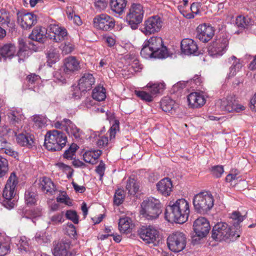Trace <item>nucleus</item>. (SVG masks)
<instances>
[{"instance_id":"44","label":"nucleus","mask_w":256,"mask_h":256,"mask_svg":"<svg viewBox=\"0 0 256 256\" xmlns=\"http://www.w3.org/2000/svg\"><path fill=\"white\" fill-rule=\"evenodd\" d=\"M64 220V212L56 213L50 218L48 223L52 224H58L63 222Z\"/></svg>"},{"instance_id":"15","label":"nucleus","mask_w":256,"mask_h":256,"mask_svg":"<svg viewBox=\"0 0 256 256\" xmlns=\"http://www.w3.org/2000/svg\"><path fill=\"white\" fill-rule=\"evenodd\" d=\"M214 28L208 24H200L196 28V38L201 42H206L214 36Z\"/></svg>"},{"instance_id":"29","label":"nucleus","mask_w":256,"mask_h":256,"mask_svg":"<svg viewBox=\"0 0 256 256\" xmlns=\"http://www.w3.org/2000/svg\"><path fill=\"white\" fill-rule=\"evenodd\" d=\"M16 48L14 44L8 43L0 46V55L6 58L11 59L14 56Z\"/></svg>"},{"instance_id":"58","label":"nucleus","mask_w":256,"mask_h":256,"mask_svg":"<svg viewBox=\"0 0 256 256\" xmlns=\"http://www.w3.org/2000/svg\"><path fill=\"white\" fill-rule=\"evenodd\" d=\"M108 0H95L94 6L98 11L104 10L107 6Z\"/></svg>"},{"instance_id":"1","label":"nucleus","mask_w":256,"mask_h":256,"mask_svg":"<svg viewBox=\"0 0 256 256\" xmlns=\"http://www.w3.org/2000/svg\"><path fill=\"white\" fill-rule=\"evenodd\" d=\"M230 218L234 221L233 224L234 228L237 227L244 220V216L240 212L236 211L232 214ZM240 236V231L236 230L235 228H231L224 222H218L215 224L212 232V238L218 242L228 240L234 241Z\"/></svg>"},{"instance_id":"56","label":"nucleus","mask_w":256,"mask_h":256,"mask_svg":"<svg viewBox=\"0 0 256 256\" xmlns=\"http://www.w3.org/2000/svg\"><path fill=\"white\" fill-rule=\"evenodd\" d=\"M40 76L34 74H31L26 77V80L29 85V86H32L39 82Z\"/></svg>"},{"instance_id":"59","label":"nucleus","mask_w":256,"mask_h":256,"mask_svg":"<svg viewBox=\"0 0 256 256\" xmlns=\"http://www.w3.org/2000/svg\"><path fill=\"white\" fill-rule=\"evenodd\" d=\"M212 172L214 176L220 178L224 173V170L222 166H216L212 168Z\"/></svg>"},{"instance_id":"23","label":"nucleus","mask_w":256,"mask_h":256,"mask_svg":"<svg viewBox=\"0 0 256 256\" xmlns=\"http://www.w3.org/2000/svg\"><path fill=\"white\" fill-rule=\"evenodd\" d=\"M158 192L164 196H169L172 191V184L170 178H168L161 180L156 184Z\"/></svg>"},{"instance_id":"18","label":"nucleus","mask_w":256,"mask_h":256,"mask_svg":"<svg viewBox=\"0 0 256 256\" xmlns=\"http://www.w3.org/2000/svg\"><path fill=\"white\" fill-rule=\"evenodd\" d=\"M220 108L228 112H239L244 110L243 106L238 104L232 97L221 100L220 103Z\"/></svg>"},{"instance_id":"9","label":"nucleus","mask_w":256,"mask_h":256,"mask_svg":"<svg viewBox=\"0 0 256 256\" xmlns=\"http://www.w3.org/2000/svg\"><path fill=\"white\" fill-rule=\"evenodd\" d=\"M144 11L140 4H133L130 6L126 16V20L132 30H136L142 22Z\"/></svg>"},{"instance_id":"26","label":"nucleus","mask_w":256,"mask_h":256,"mask_svg":"<svg viewBox=\"0 0 256 256\" xmlns=\"http://www.w3.org/2000/svg\"><path fill=\"white\" fill-rule=\"evenodd\" d=\"M46 30L45 28L37 26L32 30L29 38L32 40L40 42H44V39L46 37Z\"/></svg>"},{"instance_id":"21","label":"nucleus","mask_w":256,"mask_h":256,"mask_svg":"<svg viewBox=\"0 0 256 256\" xmlns=\"http://www.w3.org/2000/svg\"><path fill=\"white\" fill-rule=\"evenodd\" d=\"M187 100L189 106L193 108H200L206 103L204 96L197 92H192L188 94Z\"/></svg>"},{"instance_id":"20","label":"nucleus","mask_w":256,"mask_h":256,"mask_svg":"<svg viewBox=\"0 0 256 256\" xmlns=\"http://www.w3.org/2000/svg\"><path fill=\"white\" fill-rule=\"evenodd\" d=\"M181 50L183 53L187 55H196L198 47L196 42L190 38H184L181 42Z\"/></svg>"},{"instance_id":"53","label":"nucleus","mask_w":256,"mask_h":256,"mask_svg":"<svg viewBox=\"0 0 256 256\" xmlns=\"http://www.w3.org/2000/svg\"><path fill=\"white\" fill-rule=\"evenodd\" d=\"M10 21L8 13L4 10H0V24L8 26Z\"/></svg>"},{"instance_id":"48","label":"nucleus","mask_w":256,"mask_h":256,"mask_svg":"<svg viewBox=\"0 0 256 256\" xmlns=\"http://www.w3.org/2000/svg\"><path fill=\"white\" fill-rule=\"evenodd\" d=\"M78 146L76 144L71 145L70 148L66 150L64 154V158L68 160H72L75 155L76 150H78Z\"/></svg>"},{"instance_id":"43","label":"nucleus","mask_w":256,"mask_h":256,"mask_svg":"<svg viewBox=\"0 0 256 256\" xmlns=\"http://www.w3.org/2000/svg\"><path fill=\"white\" fill-rule=\"evenodd\" d=\"M36 194L32 190V189H28L26 191L24 194L25 202L27 205L34 204L36 201Z\"/></svg>"},{"instance_id":"61","label":"nucleus","mask_w":256,"mask_h":256,"mask_svg":"<svg viewBox=\"0 0 256 256\" xmlns=\"http://www.w3.org/2000/svg\"><path fill=\"white\" fill-rule=\"evenodd\" d=\"M178 10L184 16L187 18L190 19L194 17V15L188 12L189 8H184L182 6H178Z\"/></svg>"},{"instance_id":"25","label":"nucleus","mask_w":256,"mask_h":256,"mask_svg":"<svg viewBox=\"0 0 256 256\" xmlns=\"http://www.w3.org/2000/svg\"><path fill=\"white\" fill-rule=\"evenodd\" d=\"M64 122L66 124V131L68 134L76 139H80L82 135V130L70 120L64 118Z\"/></svg>"},{"instance_id":"14","label":"nucleus","mask_w":256,"mask_h":256,"mask_svg":"<svg viewBox=\"0 0 256 256\" xmlns=\"http://www.w3.org/2000/svg\"><path fill=\"white\" fill-rule=\"evenodd\" d=\"M16 14L18 22L24 29L30 28L36 23V16L32 13L19 11Z\"/></svg>"},{"instance_id":"41","label":"nucleus","mask_w":256,"mask_h":256,"mask_svg":"<svg viewBox=\"0 0 256 256\" xmlns=\"http://www.w3.org/2000/svg\"><path fill=\"white\" fill-rule=\"evenodd\" d=\"M131 219L128 217L120 218L118 222L120 230L122 232H126L130 229Z\"/></svg>"},{"instance_id":"37","label":"nucleus","mask_w":256,"mask_h":256,"mask_svg":"<svg viewBox=\"0 0 256 256\" xmlns=\"http://www.w3.org/2000/svg\"><path fill=\"white\" fill-rule=\"evenodd\" d=\"M236 24L240 28L243 29L252 25V22L248 16H239L236 20Z\"/></svg>"},{"instance_id":"50","label":"nucleus","mask_w":256,"mask_h":256,"mask_svg":"<svg viewBox=\"0 0 256 256\" xmlns=\"http://www.w3.org/2000/svg\"><path fill=\"white\" fill-rule=\"evenodd\" d=\"M66 14H68V18L73 20V22L78 26H80L82 24V22L80 18L73 13L71 7L68 8L66 10Z\"/></svg>"},{"instance_id":"54","label":"nucleus","mask_w":256,"mask_h":256,"mask_svg":"<svg viewBox=\"0 0 256 256\" xmlns=\"http://www.w3.org/2000/svg\"><path fill=\"white\" fill-rule=\"evenodd\" d=\"M47 58V63L49 66H52V64L56 63L57 61L58 60V54L53 52H50L48 54Z\"/></svg>"},{"instance_id":"17","label":"nucleus","mask_w":256,"mask_h":256,"mask_svg":"<svg viewBox=\"0 0 256 256\" xmlns=\"http://www.w3.org/2000/svg\"><path fill=\"white\" fill-rule=\"evenodd\" d=\"M145 42L146 44H148L151 49L157 52V54L164 55L162 56V58H164L168 56V50L166 47L164 46L162 40L160 37L153 36Z\"/></svg>"},{"instance_id":"19","label":"nucleus","mask_w":256,"mask_h":256,"mask_svg":"<svg viewBox=\"0 0 256 256\" xmlns=\"http://www.w3.org/2000/svg\"><path fill=\"white\" fill-rule=\"evenodd\" d=\"M95 82V78L90 73L85 72L79 80L78 86L82 92L90 90Z\"/></svg>"},{"instance_id":"64","label":"nucleus","mask_w":256,"mask_h":256,"mask_svg":"<svg viewBox=\"0 0 256 256\" xmlns=\"http://www.w3.org/2000/svg\"><path fill=\"white\" fill-rule=\"evenodd\" d=\"M108 142V137L101 136L98 140L96 144L100 148L104 147L107 146Z\"/></svg>"},{"instance_id":"31","label":"nucleus","mask_w":256,"mask_h":256,"mask_svg":"<svg viewBox=\"0 0 256 256\" xmlns=\"http://www.w3.org/2000/svg\"><path fill=\"white\" fill-rule=\"evenodd\" d=\"M0 150L10 156L16 157L17 153L12 148V144L8 142L6 138L0 136Z\"/></svg>"},{"instance_id":"11","label":"nucleus","mask_w":256,"mask_h":256,"mask_svg":"<svg viewBox=\"0 0 256 256\" xmlns=\"http://www.w3.org/2000/svg\"><path fill=\"white\" fill-rule=\"evenodd\" d=\"M162 22L158 16H152L144 21L141 32L145 35H150L159 32L162 27Z\"/></svg>"},{"instance_id":"4","label":"nucleus","mask_w":256,"mask_h":256,"mask_svg":"<svg viewBox=\"0 0 256 256\" xmlns=\"http://www.w3.org/2000/svg\"><path fill=\"white\" fill-rule=\"evenodd\" d=\"M192 204L196 212L204 214L213 207L214 198L210 192H202L194 196Z\"/></svg>"},{"instance_id":"24","label":"nucleus","mask_w":256,"mask_h":256,"mask_svg":"<svg viewBox=\"0 0 256 256\" xmlns=\"http://www.w3.org/2000/svg\"><path fill=\"white\" fill-rule=\"evenodd\" d=\"M64 72L66 73L74 72L80 69V62L74 56H69L65 59Z\"/></svg>"},{"instance_id":"46","label":"nucleus","mask_w":256,"mask_h":256,"mask_svg":"<svg viewBox=\"0 0 256 256\" xmlns=\"http://www.w3.org/2000/svg\"><path fill=\"white\" fill-rule=\"evenodd\" d=\"M124 192L122 189L117 190L114 195V202L116 206H119L122 204L124 199Z\"/></svg>"},{"instance_id":"32","label":"nucleus","mask_w":256,"mask_h":256,"mask_svg":"<svg viewBox=\"0 0 256 256\" xmlns=\"http://www.w3.org/2000/svg\"><path fill=\"white\" fill-rule=\"evenodd\" d=\"M160 106L162 110L172 114L177 108L175 102L170 98H164L161 100Z\"/></svg>"},{"instance_id":"3","label":"nucleus","mask_w":256,"mask_h":256,"mask_svg":"<svg viewBox=\"0 0 256 256\" xmlns=\"http://www.w3.org/2000/svg\"><path fill=\"white\" fill-rule=\"evenodd\" d=\"M18 178L14 172L10 174L2 193V199H0L2 204L8 210H12L16 204V197Z\"/></svg>"},{"instance_id":"40","label":"nucleus","mask_w":256,"mask_h":256,"mask_svg":"<svg viewBox=\"0 0 256 256\" xmlns=\"http://www.w3.org/2000/svg\"><path fill=\"white\" fill-rule=\"evenodd\" d=\"M34 126L37 128H42L47 124V118L45 116L36 114L33 116Z\"/></svg>"},{"instance_id":"39","label":"nucleus","mask_w":256,"mask_h":256,"mask_svg":"<svg viewBox=\"0 0 256 256\" xmlns=\"http://www.w3.org/2000/svg\"><path fill=\"white\" fill-rule=\"evenodd\" d=\"M8 116L10 122L14 124H18L24 117L20 110H11L8 114Z\"/></svg>"},{"instance_id":"5","label":"nucleus","mask_w":256,"mask_h":256,"mask_svg":"<svg viewBox=\"0 0 256 256\" xmlns=\"http://www.w3.org/2000/svg\"><path fill=\"white\" fill-rule=\"evenodd\" d=\"M67 137L58 130H50L45 136L44 146L48 150H60L66 144Z\"/></svg>"},{"instance_id":"22","label":"nucleus","mask_w":256,"mask_h":256,"mask_svg":"<svg viewBox=\"0 0 256 256\" xmlns=\"http://www.w3.org/2000/svg\"><path fill=\"white\" fill-rule=\"evenodd\" d=\"M70 242L68 240H62L54 244L52 249V254L54 256H64L70 248Z\"/></svg>"},{"instance_id":"30","label":"nucleus","mask_w":256,"mask_h":256,"mask_svg":"<svg viewBox=\"0 0 256 256\" xmlns=\"http://www.w3.org/2000/svg\"><path fill=\"white\" fill-rule=\"evenodd\" d=\"M40 187L44 192H49L51 194L56 190L54 184L47 177H44L40 180Z\"/></svg>"},{"instance_id":"27","label":"nucleus","mask_w":256,"mask_h":256,"mask_svg":"<svg viewBox=\"0 0 256 256\" xmlns=\"http://www.w3.org/2000/svg\"><path fill=\"white\" fill-rule=\"evenodd\" d=\"M126 3V0H110V5L114 12L121 15L124 12Z\"/></svg>"},{"instance_id":"28","label":"nucleus","mask_w":256,"mask_h":256,"mask_svg":"<svg viewBox=\"0 0 256 256\" xmlns=\"http://www.w3.org/2000/svg\"><path fill=\"white\" fill-rule=\"evenodd\" d=\"M101 154L102 151L98 150L86 151L83 154L84 160L87 163L94 164L96 163L97 160Z\"/></svg>"},{"instance_id":"55","label":"nucleus","mask_w":256,"mask_h":256,"mask_svg":"<svg viewBox=\"0 0 256 256\" xmlns=\"http://www.w3.org/2000/svg\"><path fill=\"white\" fill-rule=\"evenodd\" d=\"M147 88L148 92L152 95V96L154 97V95L160 92V84H154L151 85L149 84L147 86Z\"/></svg>"},{"instance_id":"7","label":"nucleus","mask_w":256,"mask_h":256,"mask_svg":"<svg viewBox=\"0 0 256 256\" xmlns=\"http://www.w3.org/2000/svg\"><path fill=\"white\" fill-rule=\"evenodd\" d=\"M228 46V36L226 34H221L209 45L208 54L213 58L222 56L227 50Z\"/></svg>"},{"instance_id":"38","label":"nucleus","mask_w":256,"mask_h":256,"mask_svg":"<svg viewBox=\"0 0 256 256\" xmlns=\"http://www.w3.org/2000/svg\"><path fill=\"white\" fill-rule=\"evenodd\" d=\"M92 96L94 99L98 101L104 100L106 98V89L101 86L96 87L93 90Z\"/></svg>"},{"instance_id":"57","label":"nucleus","mask_w":256,"mask_h":256,"mask_svg":"<svg viewBox=\"0 0 256 256\" xmlns=\"http://www.w3.org/2000/svg\"><path fill=\"white\" fill-rule=\"evenodd\" d=\"M61 50L64 54H67L72 52L74 50V46L69 42H64L60 46Z\"/></svg>"},{"instance_id":"36","label":"nucleus","mask_w":256,"mask_h":256,"mask_svg":"<svg viewBox=\"0 0 256 256\" xmlns=\"http://www.w3.org/2000/svg\"><path fill=\"white\" fill-rule=\"evenodd\" d=\"M126 190L130 195H135L140 188V184L134 178H130L126 182Z\"/></svg>"},{"instance_id":"47","label":"nucleus","mask_w":256,"mask_h":256,"mask_svg":"<svg viewBox=\"0 0 256 256\" xmlns=\"http://www.w3.org/2000/svg\"><path fill=\"white\" fill-rule=\"evenodd\" d=\"M8 170V160L0 156V178L6 175Z\"/></svg>"},{"instance_id":"60","label":"nucleus","mask_w":256,"mask_h":256,"mask_svg":"<svg viewBox=\"0 0 256 256\" xmlns=\"http://www.w3.org/2000/svg\"><path fill=\"white\" fill-rule=\"evenodd\" d=\"M130 66V68H132L134 72H138L142 68V65L140 64L138 60L136 58H134Z\"/></svg>"},{"instance_id":"62","label":"nucleus","mask_w":256,"mask_h":256,"mask_svg":"<svg viewBox=\"0 0 256 256\" xmlns=\"http://www.w3.org/2000/svg\"><path fill=\"white\" fill-rule=\"evenodd\" d=\"M105 169V164L102 160H101L98 166H97L96 168V172L99 174L100 178H102L104 175Z\"/></svg>"},{"instance_id":"63","label":"nucleus","mask_w":256,"mask_h":256,"mask_svg":"<svg viewBox=\"0 0 256 256\" xmlns=\"http://www.w3.org/2000/svg\"><path fill=\"white\" fill-rule=\"evenodd\" d=\"M56 201L58 202L64 203L68 206H71L72 202L68 197L65 195H62L56 198Z\"/></svg>"},{"instance_id":"12","label":"nucleus","mask_w":256,"mask_h":256,"mask_svg":"<svg viewBox=\"0 0 256 256\" xmlns=\"http://www.w3.org/2000/svg\"><path fill=\"white\" fill-rule=\"evenodd\" d=\"M138 232L140 238L146 244H155L159 241V232L153 226H143Z\"/></svg>"},{"instance_id":"13","label":"nucleus","mask_w":256,"mask_h":256,"mask_svg":"<svg viewBox=\"0 0 256 256\" xmlns=\"http://www.w3.org/2000/svg\"><path fill=\"white\" fill-rule=\"evenodd\" d=\"M93 24L94 26L98 30L108 31L114 28L115 20L110 16L102 14L94 18Z\"/></svg>"},{"instance_id":"52","label":"nucleus","mask_w":256,"mask_h":256,"mask_svg":"<svg viewBox=\"0 0 256 256\" xmlns=\"http://www.w3.org/2000/svg\"><path fill=\"white\" fill-rule=\"evenodd\" d=\"M66 218L72 220L74 224L78 223V216L75 210H68L66 213Z\"/></svg>"},{"instance_id":"6","label":"nucleus","mask_w":256,"mask_h":256,"mask_svg":"<svg viewBox=\"0 0 256 256\" xmlns=\"http://www.w3.org/2000/svg\"><path fill=\"white\" fill-rule=\"evenodd\" d=\"M161 204L159 200L150 198L144 200L141 204L140 214L148 220L158 218L161 214Z\"/></svg>"},{"instance_id":"2","label":"nucleus","mask_w":256,"mask_h":256,"mask_svg":"<svg viewBox=\"0 0 256 256\" xmlns=\"http://www.w3.org/2000/svg\"><path fill=\"white\" fill-rule=\"evenodd\" d=\"M190 212L188 202L184 198L170 202L166 209V216L176 223L184 224L187 221Z\"/></svg>"},{"instance_id":"16","label":"nucleus","mask_w":256,"mask_h":256,"mask_svg":"<svg viewBox=\"0 0 256 256\" xmlns=\"http://www.w3.org/2000/svg\"><path fill=\"white\" fill-rule=\"evenodd\" d=\"M49 32L53 35H48L50 38L52 39L56 42H60L67 40L68 34L66 30L56 24H50L48 26Z\"/></svg>"},{"instance_id":"33","label":"nucleus","mask_w":256,"mask_h":256,"mask_svg":"<svg viewBox=\"0 0 256 256\" xmlns=\"http://www.w3.org/2000/svg\"><path fill=\"white\" fill-rule=\"evenodd\" d=\"M156 52L154 51L152 49H151L148 44H146V42H144L142 45V48L140 51V54L143 58H162V56L164 55L161 54H157Z\"/></svg>"},{"instance_id":"8","label":"nucleus","mask_w":256,"mask_h":256,"mask_svg":"<svg viewBox=\"0 0 256 256\" xmlns=\"http://www.w3.org/2000/svg\"><path fill=\"white\" fill-rule=\"evenodd\" d=\"M193 229L195 234L192 236V243L196 244L208 235L210 226L209 222L205 218L200 217L194 222Z\"/></svg>"},{"instance_id":"10","label":"nucleus","mask_w":256,"mask_h":256,"mask_svg":"<svg viewBox=\"0 0 256 256\" xmlns=\"http://www.w3.org/2000/svg\"><path fill=\"white\" fill-rule=\"evenodd\" d=\"M186 244V236L182 232H176L170 234L167 238L168 248L174 252H178L184 249Z\"/></svg>"},{"instance_id":"42","label":"nucleus","mask_w":256,"mask_h":256,"mask_svg":"<svg viewBox=\"0 0 256 256\" xmlns=\"http://www.w3.org/2000/svg\"><path fill=\"white\" fill-rule=\"evenodd\" d=\"M30 53L31 51L28 46H22L20 47L16 54L18 58V61L19 63L23 62L26 58L29 56Z\"/></svg>"},{"instance_id":"35","label":"nucleus","mask_w":256,"mask_h":256,"mask_svg":"<svg viewBox=\"0 0 256 256\" xmlns=\"http://www.w3.org/2000/svg\"><path fill=\"white\" fill-rule=\"evenodd\" d=\"M228 62L232 64V66L230 68V72L229 74L230 76L235 75L236 72L238 71L242 67L240 60L234 56L228 59Z\"/></svg>"},{"instance_id":"51","label":"nucleus","mask_w":256,"mask_h":256,"mask_svg":"<svg viewBox=\"0 0 256 256\" xmlns=\"http://www.w3.org/2000/svg\"><path fill=\"white\" fill-rule=\"evenodd\" d=\"M10 252V246L9 242H0V256H4Z\"/></svg>"},{"instance_id":"34","label":"nucleus","mask_w":256,"mask_h":256,"mask_svg":"<svg viewBox=\"0 0 256 256\" xmlns=\"http://www.w3.org/2000/svg\"><path fill=\"white\" fill-rule=\"evenodd\" d=\"M18 143L22 146L32 147L34 143V136L28 134H20L16 136Z\"/></svg>"},{"instance_id":"49","label":"nucleus","mask_w":256,"mask_h":256,"mask_svg":"<svg viewBox=\"0 0 256 256\" xmlns=\"http://www.w3.org/2000/svg\"><path fill=\"white\" fill-rule=\"evenodd\" d=\"M135 94L141 100H145L147 102H150L153 100V97L150 92L144 90H135Z\"/></svg>"},{"instance_id":"45","label":"nucleus","mask_w":256,"mask_h":256,"mask_svg":"<svg viewBox=\"0 0 256 256\" xmlns=\"http://www.w3.org/2000/svg\"><path fill=\"white\" fill-rule=\"evenodd\" d=\"M35 240L40 244L48 243L50 242V238L46 232H38L34 236Z\"/></svg>"}]
</instances>
